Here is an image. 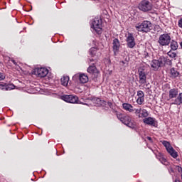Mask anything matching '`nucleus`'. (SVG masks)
<instances>
[{
  "label": "nucleus",
  "mask_w": 182,
  "mask_h": 182,
  "mask_svg": "<svg viewBox=\"0 0 182 182\" xmlns=\"http://www.w3.org/2000/svg\"><path fill=\"white\" fill-rule=\"evenodd\" d=\"M175 182H180V180L176 179V180H175Z\"/></svg>",
  "instance_id": "a19ab883"
},
{
  "label": "nucleus",
  "mask_w": 182,
  "mask_h": 182,
  "mask_svg": "<svg viewBox=\"0 0 182 182\" xmlns=\"http://www.w3.org/2000/svg\"><path fill=\"white\" fill-rule=\"evenodd\" d=\"M33 73L37 77H45L49 73V70L45 68H36L34 69Z\"/></svg>",
  "instance_id": "6e6552de"
},
{
  "label": "nucleus",
  "mask_w": 182,
  "mask_h": 182,
  "mask_svg": "<svg viewBox=\"0 0 182 182\" xmlns=\"http://www.w3.org/2000/svg\"><path fill=\"white\" fill-rule=\"evenodd\" d=\"M95 60L93 59H90V62H93Z\"/></svg>",
  "instance_id": "79ce46f5"
},
{
  "label": "nucleus",
  "mask_w": 182,
  "mask_h": 182,
  "mask_svg": "<svg viewBox=\"0 0 182 182\" xmlns=\"http://www.w3.org/2000/svg\"><path fill=\"white\" fill-rule=\"evenodd\" d=\"M173 65V63L171 62V60L168 58V57H166V65L171 66Z\"/></svg>",
  "instance_id": "bb28decb"
},
{
  "label": "nucleus",
  "mask_w": 182,
  "mask_h": 182,
  "mask_svg": "<svg viewBox=\"0 0 182 182\" xmlns=\"http://www.w3.org/2000/svg\"><path fill=\"white\" fill-rule=\"evenodd\" d=\"M178 26L179 28H181V29H182V18L178 20Z\"/></svg>",
  "instance_id": "c9c22d12"
},
{
  "label": "nucleus",
  "mask_w": 182,
  "mask_h": 182,
  "mask_svg": "<svg viewBox=\"0 0 182 182\" xmlns=\"http://www.w3.org/2000/svg\"><path fill=\"white\" fill-rule=\"evenodd\" d=\"M178 75H180V73H178L177 70H176V69L174 68H171V77H177V76H178Z\"/></svg>",
  "instance_id": "5701e85b"
},
{
  "label": "nucleus",
  "mask_w": 182,
  "mask_h": 182,
  "mask_svg": "<svg viewBox=\"0 0 182 182\" xmlns=\"http://www.w3.org/2000/svg\"><path fill=\"white\" fill-rule=\"evenodd\" d=\"M122 107L124 110H127V112H129V113L134 112V109H133L132 105L129 103L122 104Z\"/></svg>",
  "instance_id": "dca6fc26"
},
{
  "label": "nucleus",
  "mask_w": 182,
  "mask_h": 182,
  "mask_svg": "<svg viewBox=\"0 0 182 182\" xmlns=\"http://www.w3.org/2000/svg\"><path fill=\"white\" fill-rule=\"evenodd\" d=\"M171 48L172 50H177L178 49V43L176 41L172 40L171 41Z\"/></svg>",
  "instance_id": "aec40b11"
},
{
  "label": "nucleus",
  "mask_w": 182,
  "mask_h": 182,
  "mask_svg": "<svg viewBox=\"0 0 182 182\" xmlns=\"http://www.w3.org/2000/svg\"><path fill=\"white\" fill-rule=\"evenodd\" d=\"M79 80L80 83H87L89 82V77L85 74H80Z\"/></svg>",
  "instance_id": "a211bd4d"
},
{
  "label": "nucleus",
  "mask_w": 182,
  "mask_h": 182,
  "mask_svg": "<svg viewBox=\"0 0 182 182\" xmlns=\"http://www.w3.org/2000/svg\"><path fill=\"white\" fill-rule=\"evenodd\" d=\"M180 46H181V48H182V42L180 43Z\"/></svg>",
  "instance_id": "37998d69"
},
{
  "label": "nucleus",
  "mask_w": 182,
  "mask_h": 182,
  "mask_svg": "<svg viewBox=\"0 0 182 182\" xmlns=\"http://www.w3.org/2000/svg\"><path fill=\"white\" fill-rule=\"evenodd\" d=\"M117 119L122 122L124 124L130 127V129H134V124L132 122V118L124 114L118 113L117 114Z\"/></svg>",
  "instance_id": "f03ea898"
},
{
  "label": "nucleus",
  "mask_w": 182,
  "mask_h": 182,
  "mask_svg": "<svg viewBox=\"0 0 182 182\" xmlns=\"http://www.w3.org/2000/svg\"><path fill=\"white\" fill-rule=\"evenodd\" d=\"M87 70V73H90V75H92L94 80L95 79H97V77L99 76V70H97L95 64H92V65H90Z\"/></svg>",
  "instance_id": "1a4fd4ad"
},
{
  "label": "nucleus",
  "mask_w": 182,
  "mask_h": 182,
  "mask_svg": "<svg viewBox=\"0 0 182 182\" xmlns=\"http://www.w3.org/2000/svg\"><path fill=\"white\" fill-rule=\"evenodd\" d=\"M138 8L140 11H142V12H149V11H151L152 7L150 1L143 0L139 4Z\"/></svg>",
  "instance_id": "423d86ee"
},
{
  "label": "nucleus",
  "mask_w": 182,
  "mask_h": 182,
  "mask_svg": "<svg viewBox=\"0 0 182 182\" xmlns=\"http://www.w3.org/2000/svg\"><path fill=\"white\" fill-rule=\"evenodd\" d=\"M89 53L91 56H95V54L96 53V50H95V48H91Z\"/></svg>",
  "instance_id": "7c9ffc66"
},
{
  "label": "nucleus",
  "mask_w": 182,
  "mask_h": 182,
  "mask_svg": "<svg viewBox=\"0 0 182 182\" xmlns=\"http://www.w3.org/2000/svg\"><path fill=\"white\" fill-rule=\"evenodd\" d=\"M69 80H70L69 76H63V77H61L60 82H61L62 86H68L69 83Z\"/></svg>",
  "instance_id": "6ab92c4d"
},
{
  "label": "nucleus",
  "mask_w": 182,
  "mask_h": 182,
  "mask_svg": "<svg viewBox=\"0 0 182 182\" xmlns=\"http://www.w3.org/2000/svg\"><path fill=\"white\" fill-rule=\"evenodd\" d=\"M134 110H135V114H136V116H141V108H138V109H134Z\"/></svg>",
  "instance_id": "a878e982"
},
{
  "label": "nucleus",
  "mask_w": 182,
  "mask_h": 182,
  "mask_svg": "<svg viewBox=\"0 0 182 182\" xmlns=\"http://www.w3.org/2000/svg\"><path fill=\"white\" fill-rule=\"evenodd\" d=\"M162 144L163 146H164V147H166V151L170 154V156H171V157H173V159H177V157L178 156V154H177V151L174 150L173 146H171V145L169 144L168 141H164L162 142Z\"/></svg>",
  "instance_id": "39448f33"
},
{
  "label": "nucleus",
  "mask_w": 182,
  "mask_h": 182,
  "mask_svg": "<svg viewBox=\"0 0 182 182\" xmlns=\"http://www.w3.org/2000/svg\"><path fill=\"white\" fill-rule=\"evenodd\" d=\"M178 95V90L176 88L169 90V99H174Z\"/></svg>",
  "instance_id": "2eb2a0df"
},
{
  "label": "nucleus",
  "mask_w": 182,
  "mask_h": 182,
  "mask_svg": "<svg viewBox=\"0 0 182 182\" xmlns=\"http://www.w3.org/2000/svg\"><path fill=\"white\" fill-rule=\"evenodd\" d=\"M135 28L138 32L148 33L152 29V24L150 21H144L141 24H137Z\"/></svg>",
  "instance_id": "f257e3e1"
},
{
  "label": "nucleus",
  "mask_w": 182,
  "mask_h": 182,
  "mask_svg": "<svg viewBox=\"0 0 182 182\" xmlns=\"http://www.w3.org/2000/svg\"><path fill=\"white\" fill-rule=\"evenodd\" d=\"M128 63H129V61L126 60H125V62L124 60L119 62V64L121 65V66H124V65H128Z\"/></svg>",
  "instance_id": "2f4dec72"
},
{
  "label": "nucleus",
  "mask_w": 182,
  "mask_h": 182,
  "mask_svg": "<svg viewBox=\"0 0 182 182\" xmlns=\"http://www.w3.org/2000/svg\"><path fill=\"white\" fill-rule=\"evenodd\" d=\"M169 173H174V169L173 168V167L169 168Z\"/></svg>",
  "instance_id": "4c0bfd02"
},
{
  "label": "nucleus",
  "mask_w": 182,
  "mask_h": 182,
  "mask_svg": "<svg viewBox=\"0 0 182 182\" xmlns=\"http://www.w3.org/2000/svg\"><path fill=\"white\" fill-rule=\"evenodd\" d=\"M175 170H176L177 171H178V173H181L182 171V168L180 166H175Z\"/></svg>",
  "instance_id": "473e14b6"
},
{
  "label": "nucleus",
  "mask_w": 182,
  "mask_h": 182,
  "mask_svg": "<svg viewBox=\"0 0 182 182\" xmlns=\"http://www.w3.org/2000/svg\"><path fill=\"white\" fill-rule=\"evenodd\" d=\"M112 46L114 55L116 56L117 53H119L120 49V42L119 41V39L114 38L112 42Z\"/></svg>",
  "instance_id": "f8f14e48"
},
{
  "label": "nucleus",
  "mask_w": 182,
  "mask_h": 182,
  "mask_svg": "<svg viewBox=\"0 0 182 182\" xmlns=\"http://www.w3.org/2000/svg\"><path fill=\"white\" fill-rule=\"evenodd\" d=\"M173 105H176V106H180V105H182V92H180L176 98L175 99Z\"/></svg>",
  "instance_id": "f3484780"
},
{
  "label": "nucleus",
  "mask_w": 182,
  "mask_h": 182,
  "mask_svg": "<svg viewBox=\"0 0 182 182\" xmlns=\"http://www.w3.org/2000/svg\"><path fill=\"white\" fill-rule=\"evenodd\" d=\"M159 161H161V163L162 164H167V159H166L164 158V157H161V158L159 159Z\"/></svg>",
  "instance_id": "c85d7f7f"
},
{
  "label": "nucleus",
  "mask_w": 182,
  "mask_h": 182,
  "mask_svg": "<svg viewBox=\"0 0 182 182\" xmlns=\"http://www.w3.org/2000/svg\"><path fill=\"white\" fill-rule=\"evenodd\" d=\"M137 96H139V97H144V92L141 90H139L137 92Z\"/></svg>",
  "instance_id": "cd10ccee"
},
{
  "label": "nucleus",
  "mask_w": 182,
  "mask_h": 182,
  "mask_svg": "<svg viewBox=\"0 0 182 182\" xmlns=\"http://www.w3.org/2000/svg\"><path fill=\"white\" fill-rule=\"evenodd\" d=\"M62 100L66 102L67 103H77L79 102V98L76 95H65L61 97Z\"/></svg>",
  "instance_id": "0eeeda50"
},
{
  "label": "nucleus",
  "mask_w": 182,
  "mask_h": 182,
  "mask_svg": "<svg viewBox=\"0 0 182 182\" xmlns=\"http://www.w3.org/2000/svg\"><path fill=\"white\" fill-rule=\"evenodd\" d=\"M5 79V74L0 73V80H4Z\"/></svg>",
  "instance_id": "f704fd0d"
},
{
  "label": "nucleus",
  "mask_w": 182,
  "mask_h": 182,
  "mask_svg": "<svg viewBox=\"0 0 182 182\" xmlns=\"http://www.w3.org/2000/svg\"><path fill=\"white\" fill-rule=\"evenodd\" d=\"M143 102H144V97H139L136 100L138 105H143Z\"/></svg>",
  "instance_id": "393cba45"
},
{
  "label": "nucleus",
  "mask_w": 182,
  "mask_h": 182,
  "mask_svg": "<svg viewBox=\"0 0 182 182\" xmlns=\"http://www.w3.org/2000/svg\"><path fill=\"white\" fill-rule=\"evenodd\" d=\"M139 78L140 85H146L147 83V74L144 72V70H139Z\"/></svg>",
  "instance_id": "9b49d317"
},
{
  "label": "nucleus",
  "mask_w": 182,
  "mask_h": 182,
  "mask_svg": "<svg viewBox=\"0 0 182 182\" xmlns=\"http://www.w3.org/2000/svg\"><path fill=\"white\" fill-rule=\"evenodd\" d=\"M0 89H1V90H5V85L1 84L0 85Z\"/></svg>",
  "instance_id": "e433bc0d"
},
{
  "label": "nucleus",
  "mask_w": 182,
  "mask_h": 182,
  "mask_svg": "<svg viewBox=\"0 0 182 182\" xmlns=\"http://www.w3.org/2000/svg\"><path fill=\"white\" fill-rule=\"evenodd\" d=\"M160 63L161 65L162 66H166V63L167 62V56H161L159 58Z\"/></svg>",
  "instance_id": "4be33fe9"
},
{
  "label": "nucleus",
  "mask_w": 182,
  "mask_h": 182,
  "mask_svg": "<svg viewBox=\"0 0 182 182\" xmlns=\"http://www.w3.org/2000/svg\"><path fill=\"white\" fill-rule=\"evenodd\" d=\"M148 117H149V112H147V109H141V115H138V117L139 118L144 117L146 119Z\"/></svg>",
  "instance_id": "412c9836"
},
{
  "label": "nucleus",
  "mask_w": 182,
  "mask_h": 182,
  "mask_svg": "<svg viewBox=\"0 0 182 182\" xmlns=\"http://www.w3.org/2000/svg\"><path fill=\"white\" fill-rule=\"evenodd\" d=\"M107 104V106H109V107H110V109H113V103H112L111 102H105V105Z\"/></svg>",
  "instance_id": "72a5a7b5"
},
{
  "label": "nucleus",
  "mask_w": 182,
  "mask_h": 182,
  "mask_svg": "<svg viewBox=\"0 0 182 182\" xmlns=\"http://www.w3.org/2000/svg\"><path fill=\"white\" fill-rule=\"evenodd\" d=\"M168 55L170 56V58H176V56H177V54H176L175 53H173L171 51L168 52Z\"/></svg>",
  "instance_id": "c756f323"
},
{
  "label": "nucleus",
  "mask_w": 182,
  "mask_h": 182,
  "mask_svg": "<svg viewBox=\"0 0 182 182\" xmlns=\"http://www.w3.org/2000/svg\"><path fill=\"white\" fill-rule=\"evenodd\" d=\"M15 89V85L14 84L5 85L4 90H13Z\"/></svg>",
  "instance_id": "b1692460"
},
{
  "label": "nucleus",
  "mask_w": 182,
  "mask_h": 182,
  "mask_svg": "<svg viewBox=\"0 0 182 182\" xmlns=\"http://www.w3.org/2000/svg\"><path fill=\"white\" fill-rule=\"evenodd\" d=\"M127 47L130 49H133L136 46V41H134V36L131 33H128V36L126 39Z\"/></svg>",
  "instance_id": "9d476101"
},
{
  "label": "nucleus",
  "mask_w": 182,
  "mask_h": 182,
  "mask_svg": "<svg viewBox=\"0 0 182 182\" xmlns=\"http://www.w3.org/2000/svg\"><path fill=\"white\" fill-rule=\"evenodd\" d=\"M151 1H153V0H151Z\"/></svg>",
  "instance_id": "c03bdc74"
},
{
  "label": "nucleus",
  "mask_w": 182,
  "mask_h": 182,
  "mask_svg": "<svg viewBox=\"0 0 182 182\" xmlns=\"http://www.w3.org/2000/svg\"><path fill=\"white\" fill-rule=\"evenodd\" d=\"M91 28L95 31V32L98 35H101L102 33V19H100L99 18H95L92 21Z\"/></svg>",
  "instance_id": "20e7f679"
},
{
  "label": "nucleus",
  "mask_w": 182,
  "mask_h": 182,
  "mask_svg": "<svg viewBox=\"0 0 182 182\" xmlns=\"http://www.w3.org/2000/svg\"><path fill=\"white\" fill-rule=\"evenodd\" d=\"M143 122L145 124H148L149 126H154V127H156V119L151 117L144 118Z\"/></svg>",
  "instance_id": "4468645a"
},
{
  "label": "nucleus",
  "mask_w": 182,
  "mask_h": 182,
  "mask_svg": "<svg viewBox=\"0 0 182 182\" xmlns=\"http://www.w3.org/2000/svg\"><path fill=\"white\" fill-rule=\"evenodd\" d=\"M146 139H147V140H149V141H151V137L147 136Z\"/></svg>",
  "instance_id": "ea45409f"
},
{
  "label": "nucleus",
  "mask_w": 182,
  "mask_h": 182,
  "mask_svg": "<svg viewBox=\"0 0 182 182\" xmlns=\"http://www.w3.org/2000/svg\"><path fill=\"white\" fill-rule=\"evenodd\" d=\"M171 42V37H170V34L164 33L161 35L158 40V43L161 46H168Z\"/></svg>",
  "instance_id": "7ed1b4c3"
},
{
  "label": "nucleus",
  "mask_w": 182,
  "mask_h": 182,
  "mask_svg": "<svg viewBox=\"0 0 182 182\" xmlns=\"http://www.w3.org/2000/svg\"><path fill=\"white\" fill-rule=\"evenodd\" d=\"M151 67L152 68L153 70H159L160 68H162L161 63H160V58L158 60H153L151 62Z\"/></svg>",
  "instance_id": "ddd939ff"
},
{
  "label": "nucleus",
  "mask_w": 182,
  "mask_h": 182,
  "mask_svg": "<svg viewBox=\"0 0 182 182\" xmlns=\"http://www.w3.org/2000/svg\"><path fill=\"white\" fill-rule=\"evenodd\" d=\"M11 61L12 62V63H14V65H15L16 66L18 65L16 63V61H15V60H11Z\"/></svg>",
  "instance_id": "58836bf2"
}]
</instances>
